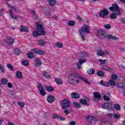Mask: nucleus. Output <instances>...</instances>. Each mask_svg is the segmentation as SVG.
Instances as JSON below:
<instances>
[{
	"label": "nucleus",
	"mask_w": 125,
	"mask_h": 125,
	"mask_svg": "<svg viewBox=\"0 0 125 125\" xmlns=\"http://www.w3.org/2000/svg\"><path fill=\"white\" fill-rule=\"evenodd\" d=\"M36 29L38 31H35L33 33V36L35 38H38L39 36H44L45 35V31H44V28L42 25L39 24L38 23L36 22Z\"/></svg>",
	"instance_id": "1"
},
{
	"label": "nucleus",
	"mask_w": 125,
	"mask_h": 125,
	"mask_svg": "<svg viewBox=\"0 0 125 125\" xmlns=\"http://www.w3.org/2000/svg\"><path fill=\"white\" fill-rule=\"evenodd\" d=\"M69 82L72 84H78L80 83L81 76H79L77 73H72L69 77Z\"/></svg>",
	"instance_id": "2"
},
{
	"label": "nucleus",
	"mask_w": 125,
	"mask_h": 125,
	"mask_svg": "<svg viewBox=\"0 0 125 125\" xmlns=\"http://www.w3.org/2000/svg\"><path fill=\"white\" fill-rule=\"evenodd\" d=\"M79 33L81 36V38L83 41H84V33H87V34H90V30H89V26L87 25H84L79 30Z\"/></svg>",
	"instance_id": "3"
},
{
	"label": "nucleus",
	"mask_w": 125,
	"mask_h": 125,
	"mask_svg": "<svg viewBox=\"0 0 125 125\" xmlns=\"http://www.w3.org/2000/svg\"><path fill=\"white\" fill-rule=\"evenodd\" d=\"M111 11H113L117 15L121 14V11L119 10V6L117 4H113L112 7H109Z\"/></svg>",
	"instance_id": "4"
},
{
	"label": "nucleus",
	"mask_w": 125,
	"mask_h": 125,
	"mask_svg": "<svg viewBox=\"0 0 125 125\" xmlns=\"http://www.w3.org/2000/svg\"><path fill=\"white\" fill-rule=\"evenodd\" d=\"M70 101L67 99H64L62 102V109H67L70 106Z\"/></svg>",
	"instance_id": "5"
},
{
	"label": "nucleus",
	"mask_w": 125,
	"mask_h": 125,
	"mask_svg": "<svg viewBox=\"0 0 125 125\" xmlns=\"http://www.w3.org/2000/svg\"><path fill=\"white\" fill-rule=\"evenodd\" d=\"M38 87L40 91V94L42 96H44V95L46 94V92L44 91V87H43V86L42 85L41 83H39L38 84Z\"/></svg>",
	"instance_id": "6"
},
{
	"label": "nucleus",
	"mask_w": 125,
	"mask_h": 125,
	"mask_svg": "<svg viewBox=\"0 0 125 125\" xmlns=\"http://www.w3.org/2000/svg\"><path fill=\"white\" fill-rule=\"evenodd\" d=\"M98 37L99 39H105L106 38V32L104 30H99L98 31Z\"/></svg>",
	"instance_id": "7"
},
{
	"label": "nucleus",
	"mask_w": 125,
	"mask_h": 125,
	"mask_svg": "<svg viewBox=\"0 0 125 125\" xmlns=\"http://www.w3.org/2000/svg\"><path fill=\"white\" fill-rule=\"evenodd\" d=\"M32 52H34L35 54H39L40 55H44V54H45V52H44V51L37 48L32 49Z\"/></svg>",
	"instance_id": "8"
},
{
	"label": "nucleus",
	"mask_w": 125,
	"mask_h": 125,
	"mask_svg": "<svg viewBox=\"0 0 125 125\" xmlns=\"http://www.w3.org/2000/svg\"><path fill=\"white\" fill-rule=\"evenodd\" d=\"M86 120L88 121V122H89L92 125H94L96 123V118L92 116L87 117Z\"/></svg>",
	"instance_id": "9"
},
{
	"label": "nucleus",
	"mask_w": 125,
	"mask_h": 125,
	"mask_svg": "<svg viewBox=\"0 0 125 125\" xmlns=\"http://www.w3.org/2000/svg\"><path fill=\"white\" fill-rule=\"evenodd\" d=\"M94 97L95 98H94V101H95V102H98V101L101 99V95L97 92L94 93Z\"/></svg>",
	"instance_id": "10"
},
{
	"label": "nucleus",
	"mask_w": 125,
	"mask_h": 125,
	"mask_svg": "<svg viewBox=\"0 0 125 125\" xmlns=\"http://www.w3.org/2000/svg\"><path fill=\"white\" fill-rule=\"evenodd\" d=\"M109 12H108V11L106 9H104L100 13V17L104 18V17H105V16H107Z\"/></svg>",
	"instance_id": "11"
},
{
	"label": "nucleus",
	"mask_w": 125,
	"mask_h": 125,
	"mask_svg": "<svg viewBox=\"0 0 125 125\" xmlns=\"http://www.w3.org/2000/svg\"><path fill=\"white\" fill-rule=\"evenodd\" d=\"M89 98H87L85 99H81L80 103L82 104V105H86V106H89V104L88 102H89Z\"/></svg>",
	"instance_id": "12"
},
{
	"label": "nucleus",
	"mask_w": 125,
	"mask_h": 125,
	"mask_svg": "<svg viewBox=\"0 0 125 125\" xmlns=\"http://www.w3.org/2000/svg\"><path fill=\"white\" fill-rule=\"evenodd\" d=\"M102 94L104 95L103 98L104 101H109L110 100V93H104Z\"/></svg>",
	"instance_id": "13"
},
{
	"label": "nucleus",
	"mask_w": 125,
	"mask_h": 125,
	"mask_svg": "<svg viewBox=\"0 0 125 125\" xmlns=\"http://www.w3.org/2000/svg\"><path fill=\"white\" fill-rule=\"evenodd\" d=\"M47 101L48 103H52L55 101V97L52 95H49L47 98Z\"/></svg>",
	"instance_id": "14"
},
{
	"label": "nucleus",
	"mask_w": 125,
	"mask_h": 125,
	"mask_svg": "<svg viewBox=\"0 0 125 125\" xmlns=\"http://www.w3.org/2000/svg\"><path fill=\"white\" fill-rule=\"evenodd\" d=\"M35 61V67H40V66L42 65V60H41V59L39 58H37Z\"/></svg>",
	"instance_id": "15"
},
{
	"label": "nucleus",
	"mask_w": 125,
	"mask_h": 125,
	"mask_svg": "<svg viewBox=\"0 0 125 125\" xmlns=\"http://www.w3.org/2000/svg\"><path fill=\"white\" fill-rule=\"evenodd\" d=\"M71 98L73 99H78V98H80V94L78 93L72 92L71 93Z\"/></svg>",
	"instance_id": "16"
},
{
	"label": "nucleus",
	"mask_w": 125,
	"mask_h": 125,
	"mask_svg": "<svg viewBox=\"0 0 125 125\" xmlns=\"http://www.w3.org/2000/svg\"><path fill=\"white\" fill-rule=\"evenodd\" d=\"M14 41L15 39L14 38L10 37L7 41V42L9 45H12V44H13V43L14 42Z\"/></svg>",
	"instance_id": "17"
},
{
	"label": "nucleus",
	"mask_w": 125,
	"mask_h": 125,
	"mask_svg": "<svg viewBox=\"0 0 125 125\" xmlns=\"http://www.w3.org/2000/svg\"><path fill=\"white\" fill-rule=\"evenodd\" d=\"M34 53H35L34 52H32V50H31V52L27 53V56L28 58H30V59H33L35 57V55H34Z\"/></svg>",
	"instance_id": "18"
},
{
	"label": "nucleus",
	"mask_w": 125,
	"mask_h": 125,
	"mask_svg": "<svg viewBox=\"0 0 125 125\" xmlns=\"http://www.w3.org/2000/svg\"><path fill=\"white\" fill-rule=\"evenodd\" d=\"M20 29L21 32H29V28H28L27 26H23L21 25Z\"/></svg>",
	"instance_id": "19"
},
{
	"label": "nucleus",
	"mask_w": 125,
	"mask_h": 125,
	"mask_svg": "<svg viewBox=\"0 0 125 125\" xmlns=\"http://www.w3.org/2000/svg\"><path fill=\"white\" fill-rule=\"evenodd\" d=\"M48 2H49V5L51 6H54L56 4V0H47Z\"/></svg>",
	"instance_id": "20"
},
{
	"label": "nucleus",
	"mask_w": 125,
	"mask_h": 125,
	"mask_svg": "<svg viewBox=\"0 0 125 125\" xmlns=\"http://www.w3.org/2000/svg\"><path fill=\"white\" fill-rule=\"evenodd\" d=\"M97 55L98 56H102L103 57H105V52L104 51H98L97 52Z\"/></svg>",
	"instance_id": "21"
},
{
	"label": "nucleus",
	"mask_w": 125,
	"mask_h": 125,
	"mask_svg": "<svg viewBox=\"0 0 125 125\" xmlns=\"http://www.w3.org/2000/svg\"><path fill=\"white\" fill-rule=\"evenodd\" d=\"M95 72V70L93 69V68H90L88 69L87 73L88 74V75H93Z\"/></svg>",
	"instance_id": "22"
},
{
	"label": "nucleus",
	"mask_w": 125,
	"mask_h": 125,
	"mask_svg": "<svg viewBox=\"0 0 125 125\" xmlns=\"http://www.w3.org/2000/svg\"><path fill=\"white\" fill-rule=\"evenodd\" d=\"M107 38H108V39H110L111 40H114V41H118V38L112 35H107Z\"/></svg>",
	"instance_id": "23"
},
{
	"label": "nucleus",
	"mask_w": 125,
	"mask_h": 125,
	"mask_svg": "<svg viewBox=\"0 0 125 125\" xmlns=\"http://www.w3.org/2000/svg\"><path fill=\"white\" fill-rule=\"evenodd\" d=\"M73 105L74 106V107H75V108H77V109H80V108H81V104H79L78 103H77L76 102H74L73 103Z\"/></svg>",
	"instance_id": "24"
},
{
	"label": "nucleus",
	"mask_w": 125,
	"mask_h": 125,
	"mask_svg": "<svg viewBox=\"0 0 125 125\" xmlns=\"http://www.w3.org/2000/svg\"><path fill=\"white\" fill-rule=\"evenodd\" d=\"M103 70H104V71H112V68L111 67L107 66V65H104L103 66Z\"/></svg>",
	"instance_id": "25"
},
{
	"label": "nucleus",
	"mask_w": 125,
	"mask_h": 125,
	"mask_svg": "<svg viewBox=\"0 0 125 125\" xmlns=\"http://www.w3.org/2000/svg\"><path fill=\"white\" fill-rule=\"evenodd\" d=\"M118 86L120 88H122L123 90L125 91V83H120L118 84Z\"/></svg>",
	"instance_id": "26"
},
{
	"label": "nucleus",
	"mask_w": 125,
	"mask_h": 125,
	"mask_svg": "<svg viewBox=\"0 0 125 125\" xmlns=\"http://www.w3.org/2000/svg\"><path fill=\"white\" fill-rule=\"evenodd\" d=\"M46 90H47V91H49L50 92H51L54 90V89H53V87L50 86H46Z\"/></svg>",
	"instance_id": "27"
},
{
	"label": "nucleus",
	"mask_w": 125,
	"mask_h": 125,
	"mask_svg": "<svg viewBox=\"0 0 125 125\" xmlns=\"http://www.w3.org/2000/svg\"><path fill=\"white\" fill-rule=\"evenodd\" d=\"M101 84L104 86H109L110 84L108 82H103V80L101 81L100 82Z\"/></svg>",
	"instance_id": "28"
},
{
	"label": "nucleus",
	"mask_w": 125,
	"mask_h": 125,
	"mask_svg": "<svg viewBox=\"0 0 125 125\" xmlns=\"http://www.w3.org/2000/svg\"><path fill=\"white\" fill-rule=\"evenodd\" d=\"M117 15H117L114 12L113 13H112L110 15V18L111 19H117Z\"/></svg>",
	"instance_id": "29"
},
{
	"label": "nucleus",
	"mask_w": 125,
	"mask_h": 125,
	"mask_svg": "<svg viewBox=\"0 0 125 125\" xmlns=\"http://www.w3.org/2000/svg\"><path fill=\"white\" fill-rule=\"evenodd\" d=\"M97 75L100 77H103L104 76V72L101 70H99L97 72Z\"/></svg>",
	"instance_id": "30"
},
{
	"label": "nucleus",
	"mask_w": 125,
	"mask_h": 125,
	"mask_svg": "<svg viewBox=\"0 0 125 125\" xmlns=\"http://www.w3.org/2000/svg\"><path fill=\"white\" fill-rule=\"evenodd\" d=\"M16 76L18 78L21 79V78H22V73H21L20 71H18L16 73Z\"/></svg>",
	"instance_id": "31"
},
{
	"label": "nucleus",
	"mask_w": 125,
	"mask_h": 125,
	"mask_svg": "<svg viewBox=\"0 0 125 125\" xmlns=\"http://www.w3.org/2000/svg\"><path fill=\"white\" fill-rule=\"evenodd\" d=\"M109 83L110 85H113L114 86L116 85V82H115V80H110L109 81Z\"/></svg>",
	"instance_id": "32"
},
{
	"label": "nucleus",
	"mask_w": 125,
	"mask_h": 125,
	"mask_svg": "<svg viewBox=\"0 0 125 125\" xmlns=\"http://www.w3.org/2000/svg\"><path fill=\"white\" fill-rule=\"evenodd\" d=\"M43 77H44V78H46V79H49V78H50V75H48L46 71H44L43 73Z\"/></svg>",
	"instance_id": "33"
},
{
	"label": "nucleus",
	"mask_w": 125,
	"mask_h": 125,
	"mask_svg": "<svg viewBox=\"0 0 125 125\" xmlns=\"http://www.w3.org/2000/svg\"><path fill=\"white\" fill-rule=\"evenodd\" d=\"M80 80L84 82V83H87V84H89V82H88V80L83 78V77L81 76Z\"/></svg>",
	"instance_id": "34"
},
{
	"label": "nucleus",
	"mask_w": 125,
	"mask_h": 125,
	"mask_svg": "<svg viewBox=\"0 0 125 125\" xmlns=\"http://www.w3.org/2000/svg\"><path fill=\"white\" fill-rule=\"evenodd\" d=\"M39 45H45V42H44V40H41L39 41Z\"/></svg>",
	"instance_id": "35"
},
{
	"label": "nucleus",
	"mask_w": 125,
	"mask_h": 125,
	"mask_svg": "<svg viewBox=\"0 0 125 125\" xmlns=\"http://www.w3.org/2000/svg\"><path fill=\"white\" fill-rule=\"evenodd\" d=\"M55 82L57 83V84H61V83H62V80L59 78H57L55 80Z\"/></svg>",
	"instance_id": "36"
},
{
	"label": "nucleus",
	"mask_w": 125,
	"mask_h": 125,
	"mask_svg": "<svg viewBox=\"0 0 125 125\" xmlns=\"http://www.w3.org/2000/svg\"><path fill=\"white\" fill-rule=\"evenodd\" d=\"M114 108L117 111H120V110H121V107L120 106V105H119V104H116L114 105Z\"/></svg>",
	"instance_id": "37"
},
{
	"label": "nucleus",
	"mask_w": 125,
	"mask_h": 125,
	"mask_svg": "<svg viewBox=\"0 0 125 125\" xmlns=\"http://www.w3.org/2000/svg\"><path fill=\"white\" fill-rule=\"evenodd\" d=\"M56 46L59 48H62V47H63V44L61 43L57 42L56 43Z\"/></svg>",
	"instance_id": "38"
},
{
	"label": "nucleus",
	"mask_w": 125,
	"mask_h": 125,
	"mask_svg": "<svg viewBox=\"0 0 125 125\" xmlns=\"http://www.w3.org/2000/svg\"><path fill=\"white\" fill-rule=\"evenodd\" d=\"M118 77L117 76V75H116V74H112L111 75V80H112V81H116V80H117Z\"/></svg>",
	"instance_id": "39"
},
{
	"label": "nucleus",
	"mask_w": 125,
	"mask_h": 125,
	"mask_svg": "<svg viewBox=\"0 0 125 125\" xmlns=\"http://www.w3.org/2000/svg\"><path fill=\"white\" fill-rule=\"evenodd\" d=\"M8 82V80L6 78H3V79L1 80V82L3 84H6Z\"/></svg>",
	"instance_id": "40"
},
{
	"label": "nucleus",
	"mask_w": 125,
	"mask_h": 125,
	"mask_svg": "<svg viewBox=\"0 0 125 125\" xmlns=\"http://www.w3.org/2000/svg\"><path fill=\"white\" fill-rule=\"evenodd\" d=\"M68 26H74L75 25V21H70L68 23Z\"/></svg>",
	"instance_id": "41"
},
{
	"label": "nucleus",
	"mask_w": 125,
	"mask_h": 125,
	"mask_svg": "<svg viewBox=\"0 0 125 125\" xmlns=\"http://www.w3.org/2000/svg\"><path fill=\"white\" fill-rule=\"evenodd\" d=\"M18 104L19 105V106L21 107V108H24V106H25V104L22 102H18Z\"/></svg>",
	"instance_id": "42"
},
{
	"label": "nucleus",
	"mask_w": 125,
	"mask_h": 125,
	"mask_svg": "<svg viewBox=\"0 0 125 125\" xmlns=\"http://www.w3.org/2000/svg\"><path fill=\"white\" fill-rule=\"evenodd\" d=\"M20 52H21L19 49H16L15 50V54H16V55H19V54H20Z\"/></svg>",
	"instance_id": "43"
},
{
	"label": "nucleus",
	"mask_w": 125,
	"mask_h": 125,
	"mask_svg": "<svg viewBox=\"0 0 125 125\" xmlns=\"http://www.w3.org/2000/svg\"><path fill=\"white\" fill-rule=\"evenodd\" d=\"M31 13L33 15L34 19H38V17H37V15H36V11H34V10H32L31 11Z\"/></svg>",
	"instance_id": "44"
},
{
	"label": "nucleus",
	"mask_w": 125,
	"mask_h": 125,
	"mask_svg": "<svg viewBox=\"0 0 125 125\" xmlns=\"http://www.w3.org/2000/svg\"><path fill=\"white\" fill-rule=\"evenodd\" d=\"M22 64L24 66H28V65H29V62L27 60L23 61L22 62Z\"/></svg>",
	"instance_id": "45"
},
{
	"label": "nucleus",
	"mask_w": 125,
	"mask_h": 125,
	"mask_svg": "<svg viewBox=\"0 0 125 125\" xmlns=\"http://www.w3.org/2000/svg\"><path fill=\"white\" fill-rule=\"evenodd\" d=\"M108 103H105V104H103L102 105V107L103 108H104V109H108Z\"/></svg>",
	"instance_id": "46"
},
{
	"label": "nucleus",
	"mask_w": 125,
	"mask_h": 125,
	"mask_svg": "<svg viewBox=\"0 0 125 125\" xmlns=\"http://www.w3.org/2000/svg\"><path fill=\"white\" fill-rule=\"evenodd\" d=\"M104 28L105 29H111V28H112V25H111V24H107L104 25Z\"/></svg>",
	"instance_id": "47"
},
{
	"label": "nucleus",
	"mask_w": 125,
	"mask_h": 125,
	"mask_svg": "<svg viewBox=\"0 0 125 125\" xmlns=\"http://www.w3.org/2000/svg\"><path fill=\"white\" fill-rule=\"evenodd\" d=\"M114 118H115V119H120L121 115H118V113H115L114 114Z\"/></svg>",
	"instance_id": "48"
},
{
	"label": "nucleus",
	"mask_w": 125,
	"mask_h": 125,
	"mask_svg": "<svg viewBox=\"0 0 125 125\" xmlns=\"http://www.w3.org/2000/svg\"><path fill=\"white\" fill-rule=\"evenodd\" d=\"M99 61L100 62L101 64H104L106 63V60H101L100 59Z\"/></svg>",
	"instance_id": "49"
},
{
	"label": "nucleus",
	"mask_w": 125,
	"mask_h": 125,
	"mask_svg": "<svg viewBox=\"0 0 125 125\" xmlns=\"http://www.w3.org/2000/svg\"><path fill=\"white\" fill-rule=\"evenodd\" d=\"M84 62H85V60L84 59H80L79 60V63L82 64L83 63H84Z\"/></svg>",
	"instance_id": "50"
},
{
	"label": "nucleus",
	"mask_w": 125,
	"mask_h": 125,
	"mask_svg": "<svg viewBox=\"0 0 125 125\" xmlns=\"http://www.w3.org/2000/svg\"><path fill=\"white\" fill-rule=\"evenodd\" d=\"M7 67L8 69H10L12 71H13V67H12V65L11 64H8Z\"/></svg>",
	"instance_id": "51"
},
{
	"label": "nucleus",
	"mask_w": 125,
	"mask_h": 125,
	"mask_svg": "<svg viewBox=\"0 0 125 125\" xmlns=\"http://www.w3.org/2000/svg\"><path fill=\"white\" fill-rule=\"evenodd\" d=\"M108 109H112L113 107V104L111 103H108Z\"/></svg>",
	"instance_id": "52"
},
{
	"label": "nucleus",
	"mask_w": 125,
	"mask_h": 125,
	"mask_svg": "<svg viewBox=\"0 0 125 125\" xmlns=\"http://www.w3.org/2000/svg\"><path fill=\"white\" fill-rule=\"evenodd\" d=\"M0 70H1V72L2 73H4V67H3V66L1 65V64H0Z\"/></svg>",
	"instance_id": "53"
},
{
	"label": "nucleus",
	"mask_w": 125,
	"mask_h": 125,
	"mask_svg": "<svg viewBox=\"0 0 125 125\" xmlns=\"http://www.w3.org/2000/svg\"><path fill=\"white\" fill-rule=\"evenodd\" d=\"M87 53L84 52L82 53V56L81 57L82 58H83L84 57H87Z\"/></svg>",
	"instance_id": "54"
},
{
	"label": "nucleus",
	"mask_w": 125,
	"mask_h": 125,
	"mask_svg": "<svg viewBox=\"0 0 125 125\" xmlns=\"http://www.w3.org/2000/svg\"><path fill=\"white\" fill-rule=\"evenodd\" d=\"M52 118L53 119H59V115L57 114H53Z\"/></svg>",
	"instance_id": "55"
},
{
	"label": "nucleus",
	"mask_w": 125,
	"mask_h": 125,
	"mask_svg": "<svg viewBox=\"0 0 125 125\" xmlns=\"http://www.w3.org/2000/svg\"><path fill=\"white\" fill-rule=\"evenodd\" d=\"M63 113H64L65 115H69V114H70V111H69V110H68L65 108L64 109V111H63Z\"/></svg>",
	"instance_id": "56"
},
{
	"label": "nucleus",
	"mask_w": 125,
	"mask_h": 125,
	"mask_svg": "<svg viewBox=\"0 0 125 125\" xmlns=\"http://www.w3.org/2000/svg\"><path fill=\"white\" fill-rule=\"evenodd\" d=\"M59 120H61V121H65V117H62V116H59Z\"/></svg>",
	"instance_id": "57"
},
{
	"label": "nucleus",
	"mask_w": 125,
	"mask_h": 125,
	"mask_svg": "<svg viewBox=\"0 0 125 125\" xmlns=\"http://www.w3.org/2000/svg\"><path fill=\"white\" fill-rule=\"evenodd\" d=\"M77 68L78 69H81V68H82V64L80 63V62L77 63Z\"/></svg>",
	"instance_id": "58"
},
{
	"label": "nucleus",
	"mask_w": 125,
	"mask_h": 125,
	"mask_svg": "<svg viewBox=\"0 0 125 125\" xmlns=\"http://www.w3.org/2000/svg\"><path fill=\"white\" fill-rule=\"evenodd\" d=\"M7 86H8V87H9V88H12V84H11V83H8Z\"/></svg>",
	"instance_id": "59"
},
{
	"label": "nucleus",
	"mask_w": 125,
	"mask_h": 125,
	"mask_svg": "<svg viewBox=\"0 0 125 125\" xmlns=\"http://www.w3.org/2000/svg\"><path fill=\"white\" fill-rule=\"evenodd\" d=\"M10 16H11V17H12V18H13V19H15V20H17V17L14 16V15H13L12 14H11Z\"/></svg>",
	"instance_id": "60"
},
{
	"label": "nucleus",
	"mask_w": 125,
	"mask_h": 125,
	"mask_svg": "<svg viewBox=\"0 0 125 125\" xmlns=\"http://www.w3.org/2000/svg\"><path fill=\"white\" fill-rule=\"evenodd\" d=\"M70 125H75L76 123L74 121H71V122L69 123Z\"/></svg>",
	"instance_id": "61"
},
{
	"label": "nucleus",
	"mask_w": 125,
	"mask_h": 125,
	"mask_svg": "<svg viewBox=\"0 0 125 125\" xmlns=\"http://www.w3.org/2000/svg\"><path fill=\"white\" fill-rule=\"evenodd\" d=\"M105 53V56H106V54H107V55H109L110 53H109V52L108 51H105L104 52Z\"/></svg>",
	"instance_id": "62"
},
{
	"label": "nucleus",
	"mask_w": 125,
	"mask_h": 125,
	"mask_svg": "<svg viewBox=\"0 0 125 125\" xmlns=\"http://www.w3.org/2000/svg\"><path fill=\"white\" fill-rule=\"evenodd\" d=\"M11 8H12V9H13V10L16 11V8H15L13 6H10Z\"/></svg>",
	"instance_id": "63"
},
{
	"label": "nucleus",
	"mask_w": 125,
	"mask_h": 125,
	"mask_svg": "<svg viewBox=\"0 0 125 125\" xmlns=\"http://www.w3.org/2000/svg\"><path fill=\"white\" fill-rule=\"evenodd\" d=\"M102 125H107V122H102Z\"/></svg>",
	"instance_id": "64"
}]
</instances>
